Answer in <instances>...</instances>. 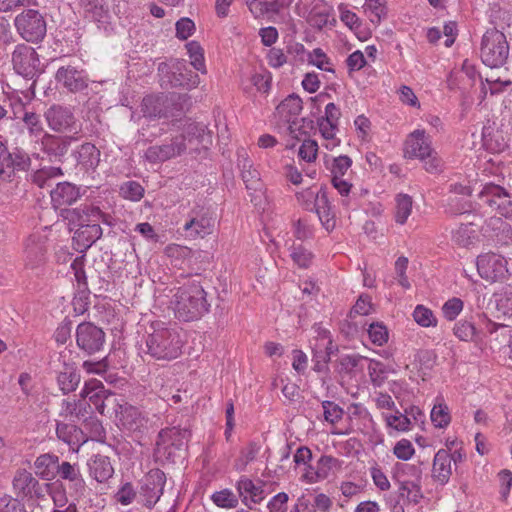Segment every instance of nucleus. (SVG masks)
<instances>
[{
	"instance_id": "63",
	"label": "nucleus",
	"mask_w": 512,
	"mask_h": 512,
	"mask_svg": "<svg viewBox=\"0 0 512 512\" xmlns=\"http://www.w3.org/2000/svg\"><path fill=\"white\" fill-rule=\"evenodd\" d=\"M454 334L462 341H471L475 335V327L468 321H460L454 327Z\"/></svg>"
},
{
	"instance_id": "7",
	"label": "nucleus",
	"mask_w": 512,
	"mask_h": 512,
	"mask_svg": "<svg viewBox=\"0 0 512 512\" xmlns=\"http://www.w3.org/2000/svg\"><path fill=\"white\" fill-rule=\"evenodd\" d=\"M479 199L499 215L512 220V195L502 186L486 183L478 193Z\"/></svg>"
},
{
	"instance_id": "15",
	"label": "nucleus",
	"mask_w": 512,
	"mask_h": 512,
	"mask_svg": "<svg viewBox=\"0 0 512 512\" xmlns=\"http://www.w3.org/2000/svg\"><path fill=\"white\" fill-rule=\"evenodd\" d=\"M298 199L303 197L307 200H314L315 212L317 213L320 222L327 231L335 228L336 220L335 213L332 209L331 203L328 199L325 189L320 188L319 191L314 192L312 189H307L302 193L297 194Z\"/></svg>"
},
{
	"instance_id": "44",
	"label": "nucleus",
	"mask_w": 512,
	"mask_h": 512,
	"mask_svg": "<svg viewBox=\"0 0 512 512\" xmlns=\"http://www.w3.org/2000/svg\"><path fill=\"white\" fill-rule=\"evenodd\" d=\"M84 12L85 17L96 22L99 28H103L104 30L108 29L110 25V15L101 2L97 3L96 7L88 8Z\"/></svg>"
},
{
	"instance_id": "18",
	"label": "nucleus",
	"mask_w": 512,
	"mask_h": 512,
	"mask_svg": "<svg viewBox=\"0 0 512 512\" xmlns=\"http://www.w3.org/2000/svg\"><path fill=\"white\" fill-rule=\"evenodd\" d=\"M340 116V109L334 103H328L325 107V116L318 120L319 130L323 138L329 141L325 145L327 149H333L339 145L340 141L335 139V134L338 130Z\"/></svg>"
},
{
	"instance_id": "37",
	"label": "nucleus",
	"mask_w": 512,
	"mask_h": 512,
	"mask_svg": "<svg viewBox=\"0 0 512 512\" xmlns=\"http://www.w3.org/2000/svg\"><path fill=\"white\" fill-rule=\"evenodd\" d=\"M342 461L330 455H322L315 466L314 475L309 476L310 482H317L319 480L327 479L332 472L340 470Z\"/></svg>"
},
{
	"instance_id": "64",
	"label": "nucleus",
	"mask_w": 512,
	"mask_h": 512,
	"mask_svg": "<svg viewBox=\"0 0 512 512\" xmlns=\"http://www.w3.org/2000/svg\"><path fill=\"white\" fill-rule=\"evenodd\" d=\"M289 496L285 492H279L271 498L267 504L269 512H287Z\"/></svg>"
},
{
	"instance_id": "51",
	"label": "nucleus",
	"mask_w": 512,
	"mask_h": 512,
	"mask_svg": "<svg viewBox=\"0 0 512 512\" xmlns=\"http://www.w3.org/2000/svg\"><path fill=\"white\" fill-rule=\"evenodd\" d=\"M450 420L448 407L443 403L435 404L431 411V421L435 427L444 428L450 423Z\"/></svg>"
},
{
	"instance_id": "31",
	"label": "nucleus",
	"mask_w": 512,
	"mask_h": 512,
	"mask_svg": "<svg viewBox=\"0 0 512 512\" xmlns=\"http://www.w3.org/2000/svg\"><path fill=\"white\" fill-rule=\"evenodd\" d=\"M238 166L241 170V177L247 189L258 190L261 186L260 173L253 168L245 149L238 151Z\"/></svg>"
},
{
	"instance_id": "48",
	"label": "nucleus",
	"mask_w": 512,
	"mask_h": 512,
	"mask_svg": "<svg viewBox=\"0 0 512 512\" xmlns=\"http://www.w3.org/2000/svg\"><path fill=\"white\" fill-rule=\"evenodd\" d=\"M495 307L504 316H512V286L495 294Z\"/></svg>"
},
{
	"instance_id": "46",
	"label": "nucleus",
	"mask_w": 512,
	"mask_h": 512,
	"mask_svg": "<svg viewBox=\"0 0 512 512\" xmlns=\"http://www.w3.org/2000/svg\"><path fill=\"white\" fill-rule=\"evenodd\" d=\"M60 175H62L60 167H45L36 171L32 180L40 188L50 187L52 179Z\"/></svg>"
},
{
	"instance_id": "16",
	"label": "nucleus",
	"mask_w": 512,
	"mask_h": 512,
	"mask_svg": "<svg viewBox=\"0 0 512 512\" xmlns=\"http://www.w3.org/2000/svg\"><path fill=\"white\" fill-rule=\"evenodd\" d=\"M12 63L19 75L32 79L37 74L40 61L34 48L20 44L12 54Z\"/></svg>"
},
{
	"instance_id": "54",
	"label": "nucleus",
	"mask_w": 512,
	"mask_h": 512,
	"mask_svg": "<svg viewBox=\"0 0 512 512\" xmlns=\"http://www.w3.org/2000/svg\"><path fill=\"white\" fill-rule=\"evenodd\" d=\"M290 255L293 261L301 268L309 267L313 259V254L302 245H293Z\"/></svg>"
},
{
	"instance_id": "56",
	"label": "nucleus",
	"mask_w": 512,
	"mask_h": 512,
	"mask_svg": "<svg viewBox=\"0 0 512 512\" xmlns=\"http://www.w3.org/2000/svg\"><path fill=\"white\" fill-rule=\"evenodd\" d=\"M120 192L126 199L139 201L144 195V188L136 181H128L121 185Z\"/></svg>"
},
{
	"instance_id": "50",
	"label": "nucleus",
	"mask_w": 512,
	"mask_h": 512,
	"mask_svg": "<svg viewBox=\"0 0 512 512\" xmlns=\"http://www.w3.org/2000/svg\"><path fill=\"white\" fill-rule=\"evenodd\" d=\"M389 372L388 367L377 360H371L368 366V373L371 382L374 386L380 387L386 378V374Z\"/></svg>"
},
{
	"instance_id": "40",
	"label": "nucleus",
	"mask_w": 512,
	"mask_h": 512,
	"mask_svg": "<svg viewBox=\"0 0 512 512\" xmlns=\"http://www.w3.org/2000/svg\"><path fill=\"white\" fill-rule=\"evenodd\" d=\"M80 216L81 222L79 228L84 226L85 224H93V223H106L111 224L109 221L110 216L104 214L99 207L92 205H81L80 206Z\"/></svg>"
},
{
	"instance_id": "19",
	"label": "nucleus",
	"mask_w": 512,
	"mask_h": 512,
	"mask_svg": "<svg viewBox=\"0 0 512 512\" xmlns=\"http://www.w3.org/2000/svg\"><path fill=\"white\" fill-rule=\"evenodd\" d=\"M183 229L192 238H204L212 233L214 220L204 208L193 209Z\"/></svg>"
},
{
	"instance_id": "3",
	"label": "nucleus",
	"mask_w": 512,
	"mask_h": 512,
	"mask_svg": "<svg viewBox=\"0 0 512 512\" xmlns=\"http://www.w3.org/2000/svg\"><path fill=\"white\" fill-rule=\"evenodd\" d=\"M158 73L162 87H182L191 89L197 87L200 79L183 60H175L171 63L161 62L158 65Z\"/></svg>"
},
{
	"instance_id": "29",
	"label": "nucleus",
	"mask_w": 512,
	"mask_h": 512,
	"mask_svg": "<svg viewBox=\"0 0 512 512\" xmlns=\"http://www.w3.org/2000/svg\"><path fill=\"white\" fill-rule=\"evenodd\" d=\"M51 202L54 208L73 204L80 196L79 189L68 182L58 183L50 190Z\"/></svg>"
},
{
	"instance_id": "8",
	"label": "nucleus",
	"mask_w": 512,
	"mask_h": 512,
	"mask_svg": "<svg viewBox=\"0 0 512 512\" xmlns=\"http://www.w3.org/2000/svg\"><path fill=\"white\" fill-rule=\"evenodd\" d=\"M326 167L331 172V182L333 187L339 192L342 197H345L342 200V204L345 206L349 205V201L347 199L352 184L347 180L343 179L344 175L352 166V159L347 155H340L338 157H325Z\"/></svg>"
},
{
	"instance_id": "39",
	"label": "nucleus",
	"mask_w": 512,
	"mask_h": 512,
	"mask_svg": "<svg viewBox=\"0 0 512 512\" xmlns=\"http://www.w3.org/2000/svg\"><path fill=\"white\" fill-rule=\"evenodd\" d=\"M57 382L64 394L74 391L80 382V375L75 366L64 363V370L59 372Z\"/></svg>"
},
{
	"instance_id": "61",
	"label": "nucleus",
	"mask_w": 512,
	"mask_h": 512,
	"mask_svg": "<svg viewBox=\"0 0 512 512\" xmlns=\"http://www.w3.org/2000/svg\"><path fill=\"white\" fill-rule=\"evenodd\" d=\"M463 309V301L459 298L449 299L442 307L444 317L452 321L454 320Z\"/></svg>"
},
{
	"instance_id": "36",
	"label": "nucleus",
	"mask_w": 512,
	"mask_h": 512,
	"mask_svg": "<svg viewBox=\"0 0 512 512\" xmlns=\"http://www.w3.org/2000/svg\"><path fill=\"white\" fill-rule=\"evenodd\" d=\"M90 475L97 482H105L112 477L114 469L107 456L95 455L88 463Z\"/></svg>"
},
{
	"instance_id": "35",
	"label": "nucleus",
	"mask_w": 512,
	"mask_h": 512,
	"mask_svg": "<svg viewBox=\"0 0 512 512\" xmlns=\"http://www.w3.org/2000/svg\"><path fill=\"white\" fill-rule=\"evenodd\" d=\"M76 160L81 169L94 171L100 162V151L94 144L84 143L77 151Z\"/></svg>"
},
{
	"instance_id": "34",
	"label": "nucleus",
	"mask_w": 512,
	"mask_h": 512,
	"mask_svg": "<svg viewBox=\"0 0 512 512\" xmlns=\"http://www.w3.org/2000/svg\"><path fill=\"white\" fill-rule=\"evenodd\" d=\"M57 475L70 483V487L77 494H82L85 490V481L82 478L77 464H71L67 461L57 464Z\"/></svg>"
},
{
	"instance_id": "13",
	"label": "nucleus",
	"mask_w": 512,
	"mask_h": 512,
	"mask_svg": "<svg viewBox=\"0 0 512 512\" xmlns=\"http://www.w3.org/2000/svg\"><path fill=\"white\" fill-rule=\"evenodd\" d=\"M58 85L71 93H78L88 87V76L76 63L62 64L56 71Z\"/></svg>"
},
{
	"instance_id": "17",
	"label": "nucleus",
	"mask_w": 512,
	"mask_h": 512,
	"mask_svg": "<svg viewBox=\"0 0 512 512\" xmlns=\"http://www.w3.org/2000/svg\"><path fill=\"white\" fill-rule=\"evenodd\" d=\"M49 127L60 133L79 132V125L70 108L61 105H53L46 112Z\"/></svg>"
},
{
	"instance_id": "53",
	"label": "nucleus",
	"mask_w": 512,
	"mask_h": 512,
	"mask_svg": "<svg viewBox=\"0 0 512 512\" xmlns=\"http://www.w3.org/2000/svg\"><path fill=\"white\" fill-rule=\"evenodd\" d=\"M162 146L164 147L169 160L182 155L187 149L185 139L183 137H178L177 135L172 137L169 143H164Z\"/></svg>"
},
{
	"instance_id": "26",
	"label": "nucleus",
	"mask_w": 512,
	"mask_h": 512,
	"mask_svg": "<svg viewBox=\"0 0 512 512\" xmlns=\"http://www.w3.org/2000/svg\"><path fill=\"white\" fill-rule=\"evenodd\" d=\"M76 139L77 137L73 136L61 137L45 134L41 139L42 150L49 156L60 158L68 152L71 142Z\"/></svg>"
},
{
	"instance_id": "22",
	"label": "nucleus",
	"mask_w": 512,
	"mask_h": 512,
	"mask_svg": "<svg viewBox=\"0 0 512 512\" xmlns=\"http://www.w3.org/2000/svg\"><path fill=\"white\" fill-rule=\"evenodd\" d=\"M432 151L431 142L423 130H415L406 140L405 152L410 158L425 160L426 156H431Z\"/></svg>"
},
{
	"instance_id": "10",
	"label": "nucleus",
	"mask_w": 512,
	"mask_h": 512,
	"mask_svg": "<svg viewBox=\"0 0 512 512\" xmlns=\"http://www.w3.org/2000/svg\"><path fill=\"white\" fill-rule=\"evenodd\" d=\"M166 476L160 469L150 470L141 480L138 498L140 502L151 508L154 506L163 494Z\"/></svg>"
},
{
	"instance_id": "12",
	"label": "nucleus",
	"mask_w": 512,
	"mask_h": 512,
	"mask_svg": "<svg viewBox=\"0 0 512 512\" xmlns=\"http://www.w3.org/2000/svg\"><path fill=\"white\" fill-rule=\"evenodd\" d=\"M81 397L84 400L87 398L89 400L87 406L90 407V404L94 405L100 414H104L107 407H111L115 412L120 403L117 396L105 390L103 384L97 380L85 383L81 390Z\"/></svg>"
},
{
	"instance_id": "5",
	"label": "nucleus",
	"mask_w": 512,
	"mask_h": 512,
	"mask_svg": "<svg viewBox=\"0 0 512 512\" xmlns=\"http://www.w3.org/2000/svg\"><path fill=\"white\" fill-rule=\"evenodd\" d=\"M480 55L482 62L491 68L505 64L509 55L506 36L496 28L488 29L481 41Z\"/></svg>"
},
{
	"instance_id": "45",
	"label": "nucleus",
	"mask_w": 512,
	"mask_h": 512,
	"mask_svg": "<svg viewBox=\"0 0 512 512\" xmlns=\"http://www.w3.org/2000/svg\"><path fill=\"white\" fill-rule=\"evenodd\" d=\"M71 269L74 272L75 279L78 283V291L80 294V300L87 299L88 287L86 281V274L83 269V257H77L71 264Z\"/></svg>"
},
{
	"instance_id": "47",
	"label": "nucleus",
	"mask_w": 512,
	"mask_h": 512,
	"mask_svg": "<svg viewBox=\"0 0 512 512\" xmlns=\"http://www.w3.org/2000/svg\"><path fill=\"white\" fill-rule=\"evenodd\" d=\"M187 52L189 54V57L191 59V65L194 67V69L205 73V61H204V54L203 49L200 46V44L196 41H191L186 44Z\"/></svg>"
},
{
	"instance_id": "41",
	"label": "nucleus",
	"mask_w": 512,
	"mask_h": 512,
	"mask_svg": "<svg viewBox=\"0 0 512 512\" xmlns=\"http://www.w3.org/2000/svg\"><path fill=\"white\" fill-rule=\"evenodd\" d=\"M58 462V456L53 454H43L36 458L34 466L37 470V474L43 480H51L53 478V475L50 471V468L57 465Z\"/></svg>"
},
{
	"instance_id": "20",
	"label": "nucleus",
	"mask_w": 512,
	"mask_h": 512,
	"mask_svg": "<svg viewBox=\"0 0 512 512\" xmlns=\"http://www.w3.org/2000/svg\"><path fill=\"white\" fill-rule=\"evenodd\" d=\"M180 435L181 432L176 427L161 430L156 442L157 453L165 456L167 459L175 461V458L180 456L177 455L176 452H180L183 446Z\"/></svg>"
},
{
	"instance_id": "1",
	"label": "nucleus",
	"mask_w": 512,
	"mask_h": 512,
	"mask_svg": "<svg viewBox=\"0 0 512 512\" xmlns=\"http://www.w3.org/2000/svg\"><path fill=\"white\" fill-rule=\"evenodd\" d=\"M206 295L203 286L194 280L179 287L170 301L175 316L182 321L201 318L210 307Z\"/></svg>"
},
{
	"instance_id": "4",
	"label": "nucleus",
	"mask_w": 512,
	"mask_h": 512,
	"mask_svg": "<svg viewBox=\"0 0 512 512\" xmlns=\"http://www.w3.org/2000/svg\"><path fill=\"white\" fill-rule=\"evenodd\" d=\"M114 413L118 426L131 434L137 441H140L148 432L150 419L148 415L138 407L121 399Z\"/></svg>"
},
{
	"instance_id": "62",
	"label": "nucleus",
	"mask_w": 512,
	"mask_h": 512,
	"mask_svg": "<svg viewBox=\"0 0 512 512\" xmlns=\"http://www.w3.org/2000/svg\"><path fill=\"white\" fill-rule=\"evenodd\" d=\"M144 157L148 162L153 164L162 163L169 160L162 144L148 147L144 153Z\"/></svg>"
},
{
	"instance_id": "55",
	"label": "nucleus",
	"mask_w": 512,
	"mask_h": 512,
	"mask_svg": "<svg viewBox=\"0 0 512 512\" xmlns=\"http://www.w3.org/2000/svg\"><path fill=\"white\" fill-rule=\"evenodd\" d=\"M213 502L223 508H234L238 505L236 495L228 489L215 492L212 495Z\"/></svg>"
},
{
	"instance_id": "25",
	"label": "nucleus",
	"mask_w": 512,
	"mask_h": 512,
	"mask_svg": "<svg viewBox=\"0 0 512 512\" xmlns=\"http://www.w3.org/2000/svg\"><path fill=\"white\" fill-rule=\"evenodd\" d=\"M102 236L100 223L85 224L81 228L75 229L73 242L77 250L85 251Z\"/></svg>"
},
{
	"instance_id": "57",
	"label": "nucleus",
	"mask_w": 512,
	"mask_h": 512,
	"mask_svg": "<svg viewBox=\"0 0 512 512\" xmlns=\"http://www.w3.org/2000/svg\"><path fill=\"white\" fill-rule=\"evenodd\" d=\"M324 418L327 422L334 424L342 419L343 409L332 401H323Z\"/></svg>"
},
{
	"instance_id": "32",
	"label": "nucleus",
	"mask_w": 512,
	"mask_h": 512,
	"mask_svg": "<svg viewBox=\"0 0 512 512\" xmlns=\"http://www.w3.org/2000/svg\"><path fill=\"white\" fill-rule=\"evenodd\" d=\"M302 108V100L296 94L287 96L276 108L279 116L290 123L289 130L291 133L295 131L293 126L296 124L293 118L300 114Z\"/></svg>"
},
{
	"instance_id": "60",
	"label": "nucleus",
	"mask_w": 512,
	"mask_h": 512,
	"mask_svg": "<svg viewBox=\"0 0 512 512\" xmlns=\"http://www.w3.org/2000/svg\"><path fill=\"white\" fill-rule=\"evenodd\" d=\"M9 162H12L10 164L11 176H12L15 169L26 170L30 165V158L26 153H24L18 149H15V151L10 152V161Z\"/></svg>"
},
{
	"instance_id": "49",
	"label": "nucleus",
	"mask_w": 512,
	"mask_h": 512,
	"mask_svg": "<svg viewBox=\"0 0 512 512\" xmlns=\"http://www.w3.org/2000/svg\"><path fill=\"white\" fill-rule=\"evenodd\" d=\"M413 318L415 322L422 327H435L437 325V319L432 310L424 305H417L415 307Z\"/></svg>"
},
{
	"instance_id": "9",
	"label": "nucleus",
	"mask_w": 512,
	"mask_h": 512,
	"mask_svg": "<svg viewBox=\"0 0 512 512\" xmlns=\"http://www.w3.org/2000/svg\"><path fill=\"white\" fill-rule=\"evenodd\" d=\"M477 271L481 278L495 282L510 275L508 261L499 254L486 253L477 257Z\"/></svg>"
},
{
	"instance_id": "58",
	"label": "nucleus",
	"mask_w": 512,
	"mask_h": 512,
	"mask_svg": "<svg viewBox=\"0 0 512 512\" xmlns=\"http://www.w3.org/2000/svg\"><path fill=\"white\" fill-rule=\"evenodd\" d=\"M318 153V144L315 140L306 139L303 141L299 148V157L306 162H313L316 160Z\"/></svg>"
},
{
	"instance_id": "14",
	"label": "nucleus",
	"mask_w": 512,
	"mask_h": 512,
	"mask_svg": "<svg viewBox=\"0 0 512 512\" xmlns=\"http://www.w3.org/2000/svg\"><path fill=\"white\" fill-rule=\"evenodd\" d=\"M76 343L88 355L101 351L105 344V333L91 322H83L76 329Z\"/></svg>"
},
{
	"instance_id": "23",
	"label": "nucleus",
	"mask_w": 512,
	"mask_h": 512,
	"mask_svg": "<svg viewBox=\"0 0 512 512\" xmlns=\"http://www.w3.org/2000/svg\"><path fill=\"white\" fill-rule=\"evenodd\" d=\"M237 490L239 496L242 498V502L250 509H252L250 503L258 504L265 498L262 482L256 484L251 479L244 476L237 482Z\"/></svg>"
},
{
	"instance_id": "6",
	"label": "nucleus",
	"mask_w": 512,
	"mask_h": 512,
	"mask_svg": "<svg viewBox=\"0 0 512 512\" xmlns=\"http://www.w3.org/2000/svg\"><path fill=\"white\" fill-rule=\"evenodd\" d=\"M14 25L20 36L28 42H39L46 35V21L34 9H27L18 14Z\"/></svg>"
},
{
	"instance_id": "38",
	"label": "nucleus",
	"mask_w": 512,
	"mask_h": 512,
	"mask_svg": "<svg viewBox=\"0 0 512 512\" xmlns=\"http://www.w3.org/2000/svg\"><path fill=\"white\" fill-rule=\"evenodd\" d=\"M478 230L474 223H462L452 231V241L460 247H469L475 243Z\"/></svg>"
},
{
	"instance_id": "33",
	"label": "nucleus",
	"mask_w": 512,
	"mask_h": 512,
	"mask_svg": "<svg viewBox=\"0 0 512 512\" xmlns=\"http://www.w3.org/2000/svg\"><path fill=\"white\" fill-rule=\"evenodd\" d=\"M25 265L31 269L41 265L45 260L46 248L40 236L32 235L25 245Z\"/></svg>"
},
{
	"instance_id": "30",
	"label": "nucleus",
	"mask_w": 512,
	"mask_h": 512,
	"mask_svg": "<svg viewBox=\"0 0 512 512\" xmlns=\"http://www.w3.org/2000/svg\"><path fill=\"white\" fill-rule=\"evenodd\" d=\"M56 435L59 440L63 441L71 448H79L87 441L83 431L72 423H64L57 421Z\"/></svg>"
},
{
	"instance_id": "59",
	"label": "nucleus",
	"mask_w": 512,
	"mask_h": 512,
	"mask_svg": "<svg viewBox=\"0 0 512 512\" xmlns=\"http://www.w3.org/2000/svg\"><path fill=\"white\" fill-rule=\"evenodd\" d=\"M369 338L376 345H383L388 340L387 328L379 323H372L368 329Z\"/></svg>"
},
{
	"instance_id": "21",
	"label": "nucleus",
	"mask_w": 512,
	"mask_h": 512,
	"mask_svg": "<svg viewBox=\"0 0 512 512\" xmlns=\"http://www.w3.org/2000/svg\"><path fill=\"white\" fill-rule=\"evenodd\" d=\"M177 136L183 137L187 146H194V149H198L199 147L207 148L208 145L212 143L210 132L207 131L205 125L200 123H186L182 133Z\"/></svg>"
},
{
	"instance_id": "42",
	"label": "nucleus",
	"mask_w": 512,
	"mask_h": 512,
	"mask_svg": "<svg viewBox=\"0 0 512 512\" xmlns=\"http://www.w3.org/2000/svg\"><path fill=\"white\" fill-rule=\"evenodd\" d=\"M413 200L408 194H399L396 197L395 220L398 224L406 223L412 211Z\"/></svg>"
},
{
	"instance_id": "43",
	"label": "nucleus",
	"mask_w": 512,
	"mask_h": 512,
	"mask_svg": "<svg viewBox=\"0 0 512 512\" xmlns=\"http://www.w3.org/2000/svg\"><path fill=\"white\" fill-rule=\"evenodd\" d=\"M87 414V403L82 400L63 401L60 416L80 419Z\"/></svg>"
},
{
	"instance_id": "11",
	"label": "nucleus",
	"mask_w": 512,
	"mask_h": 512,
	"mask_svg": "<svg viewBox=\"0 0 512 512\" xmlns=\"http://www.w3.org/2000/svg\"><path fill=\"white\" fill-rule=\"evenodd\" d=\"M13 492L16 495L15 499L32 500L44 497L43 486L39 483L33 474L24 469L19 468L15 471L12 480Z\"/></svg>"
},
{
	"instance_id": "27",
	"label": "nucleus",
	"mask_w": 512,
	"mask_h": 512,
	"mask_svg": "<svg viewBox=\"0 0 512 512\" xmlns=\"http://www.w3.org/2000/svg\"><path fill=\"white\" fill-rule=\"evenodd\" d=\"M167 96L163 94H151L143 98L141 111L147 118L155 119L167 117Z\"/></svg>"
},
{
	"instance_id": "2",
	"label": "nucleus",
	"mask_w": 512,
	"mask_h": 512,
	"mask_svg": "<svg viewBox=\"0 0 512 512\" xmlns=\"http://www.w3.org/2000/svg\"><path fill=\"white\" fill-rule=\"evenodd\" d=\"M145 339V354L159 361H171L182 353L183 341L175 328L153 323Z\"/></svg>"
},
{
	"instance_id": "28",
	"label": "nucleus",
	"mask_w": 512,
	"mask_h": 512,
	"mask_svg": "<svg viewBox=\"0 0 512 512\" xmlns=\"http://www.w3.org/2000/svg\"><path fill=\"white\" fill-rule=\"evenodd\" d=\"M452 474L450 452L447 449H440L434 456L432 477L441 485L448 483Z\"/></svg>"
},
{
	"instance_id": "52",
	"label": "nucleus",
	"mask_w": 512,
	"mask_h": 512,
	"mask_svg": "<svg viewBox=\"0 0 512 512\" xmlns=\"http://www.w3.org/2000/svg\"><path fill=\"white\" fill-rule=\"evenodd\" d=\"M309 63L315 65L318 69L330 72L332 74L335 73V70L330 62V59L320 48L314 49L309 54Z\"/></svg>"
},
{
	"instance_id": "24",
	"label": "nucleus",
	"mask_w": 512,
	"mask_h": 512,
	"mask_svg": "<svg viewBox=\"0 0 512 512\" xmlns=\"http://www.w3.org/2000/svg\"><path fill=\"white\" fill-rule=\"evenodd\" d=\"M320 342L313 349L314 370L322 372L327 369L330 356L336 350L327 331L319 333Z\"/></svg>"
}]
</instances>
